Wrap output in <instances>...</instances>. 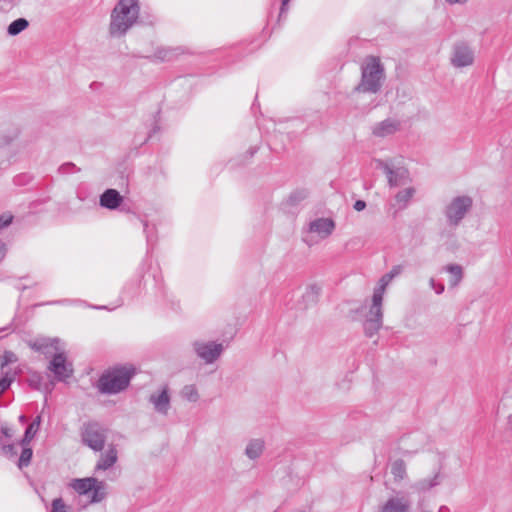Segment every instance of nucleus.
Here are the masks:
<instances>
[{
    "label": "nucleus",
    "instance_id": "f257e3e1",
    "mask_svg": "<svg viewBox=\"0 0 512 512\" xmlns=\"http://www.w3.org/2000/svg\"><path fill=\"white\" fill-rule=\"evenodd\" d=\"M140 14L139 0H118L110 14L109 34L120 38L137 23Z\"/></svg>",
    "mask_w": 512,
    "mask_h": 512
},
{
    "label": "nucleus",
    "instance_id": "f03ea898",
    "mask_svg": "<svg viewBox=\"0 0 512 512\" xmlns=\"http://www.w3.org/2000/svg\"><path fill=\"white\" fill-rule=\"evenodd\" d=\"M392 280L393 278L388 273L384 274L373 290L371 305L363 324L364 333L367 337L376 335L383 325V297Z\"/></svg>",
    "mask_w": 512,
    "mask_h": 512
},
{
    "label": "nucleus",
    "instance_id": "7ed1b4c3",
    "mask_svg": "<svg viewBox=\"0 0 512 512\" xmlns=\"http://www.w3.org/2000/svg\"><path fill=\"white\" fill-rule=\"evenodd\" d=\"M385 79L384 67L380 59L374 56L367 57L361 67V80L355 91L362 93H378Z\"/></svg>",
    "mask_w": 512,
    "mask_h": 512
},
{
    "label": "nucleus",
    "instance_id": "20e7f679",
    "mask_svg": "<svg viewBox=\"0 0 512 512\" xmlns=\"http://www.w3.org/2000/svg\"><path fill=\"white\" fill-rule=\"evenodd\" d=\"M135 373L133 365L115 366L100 377L99 390L105 394H117L128 387Z\"/></svg>",
    "mask_w": 512,
    "mask_h": 512
},
{
    "label": "nucleus",
    "instance_id": "39448f33",
    "mask_svg": "<svg viewBox=\"0 0 512 512\" xmlns=\"http://www.w3.org/2000/svg\"><path fill=\"white\" fill-rule=\"evenodd\" d=\"M472 207L473 199L469 195H458L451 198L443 208L447 226L451 230H456L471 212Z\"/></svg>",
    "mask_w": 512,
    "mask_h": 512
},
{
    "label": "nucleus",
    "instance_id": "423d86ee",
    "mask_svg": "<svg viewBox=\"0 0 512 512\" xmlns=\"http://www.w3.org/2000/svg\"><path fill=\"white\" fill-rule=\"evenodd\" d=\"M80 436L85 446L93 451L100 452L105 446L107 429L97 421H86L80 428Z\"/></svg>",
    "mask_w": 512,
    "mask_h": 512
},
{
    "label": "nucleus",
    "instance_id": "0eeeda50",
    "mask_svg": "<svg viewBox=\"0 0 512 512\" xmlns=\"http://www.w3.org/2000/svg\"><path fill=\"white\" fill-rule=\"evenodd\" d=\"M80 495H87L91 503H99L106 497V484L94 477L73 479L70 483Z\"/></svg>",
    "mask_w": 512,
    "mask_h": 512
},
{
    "label": "nucleus",
    "instance_id": "6e6552de",
    "mask_svg": "<svg viewBox=\"0 0 512 512\" xmlns=\"http://www.w3.org/2000/svg\"><path fill=\"white\" fill-rule=\"evenodd\" d=\"M193 350L198 358L205 364L216 362L225 350L222 342L197 340L192 344Z\"/></svg>",
    "mask_w": 512,
    "mask_h": 512
},
{
    "label": "nucleus",
    "instance_id": "1a4fd4ad",
    "mask_svg": "<svg viewBox=\"0 0 512 512\" xmlns=\"http://www.w3.org/2000/svg\"><path fill=\"white\" fill-rule=\"evenodd\" d=\"M376 168L382 169L388 179L390 187L406 185L411 181L409 171L404 167L393 168L388 162L376 159Z\"/></svg>",
    "mask_w": 512,
    "mask_h": 512
},
{
    "label": "nucleus",
    "instance_id": "9d476101",
    "mask_svg": "<svg viewBox=\"0 0 512 512\" xmlns=\"http://www.w3.org/2000/svg\"><path fill=\"white\" fill-rule=\"evenodd\" d=\"M48 369L54 374L58 381H65L73 374L72 364L67 362L65 354L62 352L54 354Z\"/></svg>",
    "mask_w": 512,
    "mask_h": 512
},
{
    "label": "nucleus",
    "instance_id": "9b49d317",
    "mask_svg": "<svg viewBox=\"0 0 512 512\" xmlns=\"http://www.w3.org/2000/svg\"><path fill=\"white\" fill-rule=\"evenodd\" d=\"M474 61V53L464 43L456 44L453 48V54L451 57V63L454 67L461 68L470 66Z\"/></svg>",
    "mask_w": 512,
    "mask_h": 512
},
{
    "label": "nucleus",
    "instance_id": "f8f14e48",
    "mask_svg": "<svg viewBox=\"0 0 512 512\" xmlns=\"http://www.w3.org/2000/svg\"><path fill=\"white\" fill-rule=\"evenodd\" d=\"M401 125L402 123L399 119L387 118L372 127V134L378 138H386L400 131Z\"/></svg>",
    "mask_w": 512,
    "mask_h": 512
},
{
    "label": "nucleus",
    "instance_id": "ddd939ff",
    "mask_svg": "<svg viewBox=\"0 0 512 512\" xmlns=\"http://www.w3.org/2000/svg\"><path fill=\"white\" fill-rule=\"evenodd\" d=\"M182 53L179 47L158 46L152 54L144 55V58L152 62H169Z\"/></svg>",
    "mask_w": 512,
    "mask_h": 512
},
{
    "label": "nucleus",
    "instance_id": "4468645a",
    "mask_svg": "<svg viewBox=\"0 0 512 512\" xmlns=\"http://www.w3.org/2000/svg\"><path fill=\"white\" fill-rule=\"evenodd\" d=\"M149 402L153 405L154 410L166 416L170 409V396L168 393V388L163 387L162 390L158 393H153L149 397Z\"/></svg>",
    "mask_w": 512,
    "mask_h": 512
},
{
    "label": "nucleus",
    "instance_id": "2eb2a0df",
    "mask_svg": "<svg viewBox=\"0 0 512 512\" xmlns=\"http://www.w3.org/2000/svg\"><path fill=\"white\" fill-rule=\"evenodd\" d=\"M335 223L330 218H317L309 223V232L316 233L320 238H327L332 234Z\"/></svg>",
    "mask_w": 512,
    "mask_h": 512
},
{
    "label": "nucleus",
    "instance_id": "dca6fc26",
    "mask_svg": "<svg viewBox=\"0 0 512 512\" xmlns=\"http://www.w3.org/2000/svg\"><path fill=\"white\" fill-rule=\"evenodd\" d=\"M411 507V502L408 497L395 496L390 497L381 507L380 512H408Z\"/></svg>",
    "mask_w": 512,
    "mask_h": 512
},
{
    "label": "nucleus",
    "instance_id": "f3484780",
    "mask_svg": "<svg viewBox=\"0 0 512 512\" xmlns=\"http://www.w3.org/2000/svg\"><path fill=\"white\" fill-rule=\"evenodd\" d=\"M123 202V197L116 189H106L100 195V206L108 210L117 209Z\"/></svg>",
    "mask_w": 512,
    "mask_h": 512
},
{
    "label": "nucleus",
    "instance_id": "a211bd4d",
    "mask_svg": "<svg viewBox=\"0 0 512 512\" xmlns=\"http://www.w3.org/2000/svg\"><path fill=\"white\" fill-rule=\"evenodd\" d=\"M118 460V452L114 445H110L106 452L101 453L95 471H106L114 466Z\"/></svg>",
    "mask_w": 512,
    "mask_h": 512
},
{
    "label": "nucleus",
    "instance_id": "6ab92c4d",
    "mask_svg": "<svg viewBox=\"0 0 512 512\" xmlns=\"http://www.w3.org/2000/svg\"><path fill=\"white\" fill-rule=\"evenodd\" d=\"M59 340L54 338H36L35 340L31 341L29 343V346L37 352H41L43 354H49L52 352V349L58 350V347L56 346L58 344Z\"/></svg>",
    "mask_w": 512,
    "mask_h": 512
},
{
    "label": "nucleus",
    "instance_id": "aec40b11",
    "mask_svg": "<svg viewBox=\"0 0 512 512\" xmlns=\"http://www.w3.org/2000/svg\"><path fill=\"white\" fill-rule=\"evenodd\" d=\"M265 449V442L263 439L255 438L249 440V442L246 445L244 454L250 459V460H256L260 458V456L263 454Z\"/></svg>",
    "mask_w": 512,
    "mask_h": 512
},
{
    "label": "nucleus",
    "instance_id": "412c9836",
    "mask_svg": "<svg viewBox=\"0 0 512 512\" xmlns=\"http://www.w3.org/2000/svg\"><path fill=\"white\" fill-rule=\"evenodd\" d=\"M443 271L450 274L449 286L457 287L463 279V268L459 264H448L442 268Z\"/></svg>",
    "mask_w": 512,
    "mask_h": 512
},
{
    "label": "nucleus",
    "instance_id": "4be33fe9",
    "mask_svg": "<svg viewBox=\"0 0 512 512\" xmlns=\"http://www.w3.org/2000/svg\"><path fill=\"white\" fill-rule=\"evenodd\" d=\"M41 417L37 416L26 428L21 446L28 445L39 430Z\"/></svg>",
    "mask_w": 512,
    "mask_h": 512
},
{
    "label": "nucleus",
    "instance_id": "5701e85b",
    "mask_svg": "<svg viewBox=\"0 0 512 512\" xmlns=\"http://www.w3.org/2000/svg\"><path fill=\"white\" fill-rule=\"evenodd\" d=\"M29 26V22L25 18H18L12 21L7 28V33L10 36H16L24 31Z\"/></svg>",
    "mask_w": 512,
    "mask_h": 512
},
{
    "label": "nucleus",
    "instance_id": "b1692460",
    "mask_svg": "<svg viewBox=\"0 0 512 512\" xmlns=\"http://www.w3.org/2000/svg\"><path fill=\"white\" fill-rule=\"evenodd\" d=\"M142 279L140 276L131 279L123 287V293L127 294L128 297L133 298L138 295L141 288Z\"/></svg>",
    "mask_w": 512,
    "mask_h": 512
},
{
    "label": "nucleus",
    "instance_id": "393cba45",
    "mask_svg": "<svg viewBox=\"0 0 512 512\" xmlns=\"http://www.w3.org/2000/svg\"><path fill=\"white\" fill-rule=\"evenodd\" d=\"M391 474L395 481H401L406 477V464L402 459H397L392 463Z\"/></svg>",
    "mask_w": 512,
    "mask_h": 512
},
{
    "label": "nucleus",
    "instance_id": "a878e982",
    "mask_svg": "<svg viewBox=\"0 0 512 512\" xmlns=\"http://www.w3.org/2000/svg\"><path fill=\"white\" fill-rule=\"evenodd\" d=\"M441 482V476L439 473L434 474L431 478H425L417 482L416 487L420 491H427Z\"/></svg>",
    "mask_w": 512,
    "mask_h": 512
},
{
    "label": "nucleus",
    "instance_id": "bb28decb",
    "mask_svg": "<svg viewBox=\"0 0 512 512\" xmlns=\"http://www.w3.org/2000/svg\"><path fill=\"white\" fill-rule=\"evenodd\" d=\"M16 372L2 371L0 378V396L10 387L12 382L15 380Z\"/></svg>",
    "mask_w": 512,
    "mask_h": 512
},
{
    "label": "nucleus",
    "instance_id": "cd10ccee",
    "mask_svg": "<svg viewBox=\"0 0 512 512\" xmlns=\"http://www.w3.org/2000/svg\"><path fill=\"white\" fill-rule=\"evenodd\" d=\"M414 194H415V189L412 187H409V188L399 191L396 194L395 199H396L397 203L402 205V207H406L408 202L414 196Z\"/></svg>",
    "mask_w": 512,
    "mask_h": 512
},
{
    "label": "nucleus",
    "instance_id": "c85d7f7f",
    "mask_svg": "<svg viewBox=\"0 0 512 512\" xmlns=\"http://www.w3.org/2000/svg\"><path fill=\"white\" fill-rule=\"evenodd\" d=\"M309 195V192L307 189L305 188H301V189H296L294 190L290 195H289V198H288V203L290 205H298L300 202H302L303 200H305Z\"/></svg>",
    "mask_w": 512,
    "mask_h": 512
},
{
    "label": "nucleus",
    "instance_id": "c756f323",
    "mask_svg": "<svg viewBox=\"0 0 512 512\" xmlns=\"http://www.w3.org/2000/svg\"><path fill=\"white\" fill-rule=\"evenodd\" d=\"M144 233L146 235V241L148 246H152L156 242V227L150 225L146 220H142Z\"/></svg>",
    "mask_w": 512,
    "mask_h": 512
},
{
    "label": "nucleus",
    "instance_id": "7c9ffc66",
    "mask_svg": "<svg viewBox=\"0 0 512 512\" xmlns=\"http://www.w3.org/2000/svg\"><path fill=\"white\" fill-rule=\"evenodd\" d=\"M32 455L33 452L31 448L27 447V445L22 446V452L18 460V467L20 469L27 467L31 462Z\"/></svg>",
    "mask_w": 512,
    "mask_h": 512
},
{
    "label": "nucleus",
    "instance_id": "2f4dec72",
    "mask_svg": "<svg viewBox=\"0 0 512 512\" xmlns=\"http://www.w3.org/2000/svg\"><path fill=\"white\" fill-rule=\"evenodd\" d=\"M182 397L190 402H196L199 398L198 391L194 385H186L182 389Z\"/></svg>",
    "mask_w": 512,
    "mask_h": 512
},
{
    "label": "nucleus",
    "instance_id": "473e14b6",
    "mask_svg": "<svg viewBox=\"0 0 512 512\" xmlns=\"http://www.w3.org/2000/svg\"><path fill=\"white\" fill-rule=\"evenodd\" d=\"M17 360L18 358L14 352L5 351L0 357L1 371H6L5 367L8 366L9 364L17 362Z\"/></svg>",
    "mask_w": 512,
    "mask_h": 512
},
{
    "label": "nucleus",
    "instance_id": "72a5a7b5",
    "mask_svg": "<svg viewBox=\"0 0 512 512\" xmlns=\"http://www.w3.org/2000/svg\"><path fill=\"white\" fill-rule=\"evenodd\" d=\"M69 506H67L64 500L59 497L53 499L51 503V511L50 512H69Z\"/></svg>",
    "mask_w": 512,
    "mask_h": 512
},
{
    "label": "nucleus",
    "instance_id": "f704fd0d",
    "mask_svg": "<svg viewBox=\"0 0 512 512\" xmlns=\"http://www.w3.org/2000/svg\"><path fill=\"white\" fill-rule=\"evenodd\" d=\"M3 455L11 458L17 454V445L11 443L7 444L6 441L0 445Z\"/></svg>",
    "mask_w": 512,
    "mask_h": 512
},
{
    "label": "nucleus",
    "instance_id": "c9c22d12",
    "mask_svg": "<svg viewBox=\"0 0 512 512\" xmlns=\"http://www.w3.org/2000/svg\"><path fill=\"white\" fill-rule=\"evenodd\" d=\"M11 438V430L7 426L0 425V445H2L4 441L10 440Z\"/></svg>",
    "mask_w": 512,
    "mask_h": 512
},
{
    "label": "nucleus",
    "instance_id": "e433bc0d",
    "mask_svg": "<svg viewBox=\"0 0 512 512\" xmlns=\"http://www.w3.org/2000/svg\"><path fill=\"white\" fill-rule=\"evenodd\" d=\"M13 220V216L11 214H2L0 215V230L8 227Z\"/></svg>",
    "mask_w": 512,
    "mask_h": 512
},
{
    "label": "nucleus",
    "instance_id": "4c0bfd02",
    "mask_svg": "<svg viewBox=\"0 0 512 512\" xmlns=\"http://www.w3.org/2000/svg\"><path fill=\"white\" fill-rule=\"evenodd\" d=\"M430 287L435 291L436 294L440 295L444 292V285L442 283H437L434 278H430L429 280Z\"/></svg>",
    "mask_w": 512,
    "mask_h": 512
},
{
    "label": "nucleus",
    "instance_id": "58836bf2",
    "mask_svg": "<svg viewBox=\"0 0 512 512\" xmlns=\"http://www.w3.org/2000/svg\"><path fill=\"white\" fill-rule=\"evenodd\" d=\"M76 166L71 163V162H68V163H64L63 165H61L59 167V172L62 173V174H69V173H72L74 171H76Z\"/></svg>",
    "mask_w": 512,
    "mask_h": 512
},
{
    "label": "nucleus",
    "instance_id": "ea45409f",
    "mask_svg": "<svg viewBox=\"0 0 512 512\" xmlns=\"http://www.w3.org/2000/svg\"><path fill=\"white\" fill-rule=\"evenodd\" d=\"M153 280H154L155 288L158 290V292H162V290H163V279H162L161 273L154 274L153 275Z\"/></svg>",
    "mask_w": 512,
    "mask_h": 512
},
{
    "label": "nucleus",
    "instance_id": "a19ab883",
    "mask_svg": "<svg viewBox=\"0 0 512 512\" xmlns=\"http://www.w3.org/2000/svg\"><path fill=\"white\" fill-rule=\"evenodd\" d=\"M403 271L402 265H395L392 267V269L388 272V274L394 279L396 276L400 275Z\"/></svg>",
    "mask_w": 512,
    "mask_h": 512
},
{
    "label": "nucleus",
    "instance_id": "79ce46f5",
    "mask_svg": "<svg viewBox=\"0 0 512 512\" xmlns=\"http://www.w3.org/2000/svg\"><path fill=\"white\" fill-rule=\"evenodd\" d=\"M290 0H282L281 7H280V13H279V20L288 12V3Z\"/></svg>",
    "mask_w": 512,
    "mask_h": 512
},
{
    "label": "nucleus",
    "instance_id": "37998d69",
    "mask_svg": "<svg viewBox=\"0 0 512 512\" xmlns=\"http://www.w3.org/2000/svg\"><path fill=\"white\" fill-rule=\"evenodd\" d=\"M353 207L356 211H362L366 208V202L363 200H357L355 201Z\"/></svg>",
    "mask_w": 512,
    "mask_h": 512
},
{
    "label": "nucleus",
    "instance_id": "c03bdc74",
    "mask_svg": "<svg viewBox=\"0 0 512 512\" xmlns=\"http://www.w3.org/2000/svg\"><path fill=\"white\" fill-rule=\"evenodd\" d=\"M6 252V245L0 241V262L4 259Z\"/></svg>",
    "mask_w": 512,
    "mask_h": 512
},
{
    "label": "nucleus",
    "instance_id": "a18cd8bd",
    "mask_svg": "<svg viewBox=\"0 0 512 512\" xmlns=\"http://www.w3.org/2000/svg\"><path fill=\"white\" fill-rule=\"evenodd\" d=\"M447 3L453 4H465L468 0H445Z\"/></svg>",
    "mask_w": 512,
    "mask_h": 512
},
{
    "label": "nucleus",
    "instance_id": "49530a36",
    "mask_svg": "<svg viewBox=\"0 0 512 512\" xmlns=\"http://www.w3.org/2000/svg\"><path fill=\"white\" fill-rule=\"evenodd\" d=\"M74 302L75 301L65 299V300L51 302V304H72Z\"/></svg>",
    "mask_w": 512,
    "mask_h": 512
},
{
    "label": "nucleus",
    "instance_id": "de8ad7c7",
    "mask_svg": "<svg viewBox=\"0 0 512 512\" xmlns=\"http://www.w3.org/2000/svg\"><path fill=\"white\" fill-rule=\"evenodd\" d=\"M453 236V233L452 232H449V233H445V232H442L441 233V237H452Z\"/></svg>",
    "mask_w": 512,
    "mask_h": 512
},
{
    "label": "nucleus",
    "instance_id": "09e8293b",
    "mask_svg": "<svg viewBox=\"0 0 512 512\" xmlns=\"http://www.w3.org/2000/svg\"><path fill=\"white\" fill-rule=\"evenodd\" d=\"M310 289H311L312 293H315V294L317 293V288L315 286H312Z\"/></svg>",
    "mask_w": 512,
    "mask_h": 512
},
{
    "label": "nucleus",
    "instance_id": "8fccbe9b",
    "mask_svg": "<svg viewBox=\"0 0 512 512\" xmlns=\"http://www.w3.org/2000/svg\"><path fill=\"white\" fill-rule=\"evenodd\" d=\"M95 309H106V306H93Z\"/></svg>",
    "mask_w": 512,
    "mask_h": 512
},
{
    "label": "nucleus",
    "instance_id": "3c124183",
    "mask_svg": "<svg viewBox=\"0 0 512 512\" xmlns=\"http://www.w3.org/2000/svg\"><path fill=\"white\" fill-rule=\"evenodd\" d=\"M305 242L308 244V245H312V242L309 241L308 239H305Z\"/></svg>",
    "mask_w": 512,
    "mask_h": 512
}]
</instances>
